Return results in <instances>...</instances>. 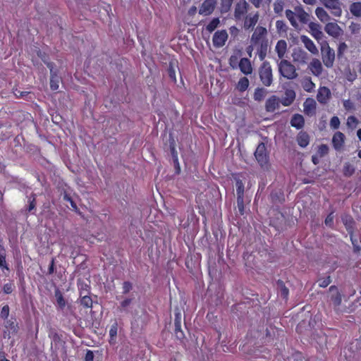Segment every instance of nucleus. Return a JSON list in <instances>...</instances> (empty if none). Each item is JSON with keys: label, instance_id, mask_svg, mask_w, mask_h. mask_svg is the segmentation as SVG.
<instances>
[{"label": "nucleus", "instance_id": "nucleus-1", "mask_svg": "<svg viewBox=\"0 0 361 361\" xmlns=\"http://www.w3.org/2000/svg\"><path fill=\"white\" fill-rule=\"evenodd\" d=\"M259 77L262 85L265 87H270L273 83L272 68L269 62L263 61L259 68Z\"/></svg>", "mask_w": 361, "mask_h": 361}, {"label": "nucleus", "instance_id": "nucleus-2", "mask_svg": "<svg viewBox=\"0 0 361 361\" xmlns=\"http://www.w3.org/2000/svg\"><path fill=\"white\" fill-rule=\"evenodd\" d=\"M279 71L283 78L288 80L295 79L298 75L295 66L286 59H282L279 63Z\"/></svg>", "mask_w": 361, "mask_h": 361}, {"label": "nucleus", "instance_id": "nucleus-3", "mask_svg": "<svg viewBox=\"0 0 361 361\" xmlns=\"http://www.w3.org/2000/svg\"><path fill=\"white\" fill-rule=\"evenodd\" d=\"M322 59L324 66L327 68H331L335 60V52L331 49L326 41L321 44Z\"/></svg>", "mask_w": 361, "mask_h": 361}, {"label": "nucleus", "instance_id": "nucleus-4", "mask_svg": "<svg viewBox=\"0 0 361 361\" xmlns=\"http://www.w3.org/2000/svg\"><path fill=\"white\" fill-rule=\"evenodd\" d=\"M250 8L246 0H238L234 6L233 17L236 21L243 20Z\"/></svg>", "mask_w": 361, "mask_h": 361}, {"label": "nucleus", "instance_id": "nucleus-5", "mask_svg": "<svg viewBox=\"0 0 361 361\" xmlns=\"http://www.w3.org/2000/svg\"><path fill=\"white\" fill-rule=\"evenodd\" d=\"M255 157L259 164L262 166H267L269 164V155L267 147L264 142H260L255 152Z\"/></svg>", "mask_w": 361, "mask_h": 361}, {"label": "nucleus", "instance_id": "nucleus-6", "mask_svg": "<svg viewBox=\"0 0 361 361\" xmlns=\"http://www.w3.org/2000/svg\"><path fill=\"white\" fill-rule=\"evenodd\" d=\"M326 8L331 10V13L336 17L342 14L341 3L340 0H319Z\"/></svg>", "mask_w": 361, "mask_h": 361}, {"label": "nucleus", "instance_id": "nucleus-7", "mask_svg": "<svg viewBox=\"0 0 361 361\" xmlns=\"http://www.w3.org/2000/svg\"><path fill=\"white\" fill-rule=\"evenodd\" d=\"M228 35L226 30H217L214 32L212 37L213 45L216 48H220L225 45Z\"/></svg>", "mask_w": 361, "mask_h": 361}, {"label": "nucleus", "instance_id": "nucleus-8", "mask_svg": "<svg viewBox=\"0 0 361 361\" xmlns=\"http://www.w3.org/2000/svg\"><path fill=\"white\" fill-rule=\"evenodd\" d=\"M267 30L265 27L257 26L251 37V44L256 46L257 43L267 40Z\"/></svg>", "mask_w": 361, "mask_h": 361}, {"label": "nucleus", "instance_id": "nucleus-9", "mask_svg": "<svg viewBox=\"0 0 361 361\" xmlns=\"http://www.w3.org/2000/svg\"><path fill=\"white\" fill-rule=\"evenodd\" d=\"M259 13L256 11L255 13H250L243 18V27L245 30H253L259 20Z\"/></svg>", "mask_w": 361, "mask_h": 361}, {"label": "nucleus", "instance_id": "nucleus-10", "mask_svg": "<svg viewBox=\"0 0 361 361\" xmlns=\"http://www.w3.org/2000/svg\"><path fill=\"white\" fill-rule=\"evenodd\" d=\"M293 61L299 64H305L309 61L308 54L301 48L295 49L292 54Z\"/></svg>", "mask_w": 361, "mask_h": 361}, {"label": "nucleus", "instance_id": "nucleus-11", "mask_svg": "<svg viewBox=\"0 0 361 361\" xmlns=\"http://www.w3.org/2000/svg\"><path fill=\"white\" fill-rule=\"evenodd\" d=\"M216 4V0H204L200 7L199 13L205 16L212 14L214 11Z\"/></svg>", "mask_w": 361, "mask_h": 361}, {"label": "nucleus", "instance_id": "nucleus-12", "mask_svg": "<svg viewBox=\"0 0 361 361\" xmlns=\"http://www.w3.org/2000/svg\"><path fill=\"white\" fill-rule=\"evenodd\" d=\"M325 32L330 36L338 38L342 35L343 30L336 23H327L324 27Z\"/></svg>", "mask_w": 361, "mask_h": 361}, {"label": "nucleus", "instance_id": "nucleus-13", "mask_svg": "<svg viewBox=\"0 0 361 361\" xmlns=\"http://www.w3.org/2000/svg\"><path fill=\"white\" fill-rule=\"evenodd\" d=\"M331 95L329 88L325 86L320 87L317 92V99L320 104H325L331 98Z\"/></svg>", "mask_w": 361, "mask_h": 361}, {"label": "nucleus", "instance_id": "nucleus-14", "mask_svg": "<svg viewBox=\"0 0 361 361\" xmlns=\"http://www.w3.org/2000/svg\"><path fill=\"white\" fill-rule=\"evenodd\" d=\"M296 94L295 92L292 89H287L283 96L282 97L280 102L284 106H289L291 105L295 99Z\"/></svg>", "mask_w": 361, "mask_h": 361}, {"label": "nucleus", "instance_id": "nucleus-15", "mask_svg": "<svg viewBox=\"0 0 361 361\" xmlns=\"http://www.w3.org/2000/svg\"><path fill=\"white\" fill-rule=\"evenodd\" d=\"M311 35L317 41L321 40L324 34L321 30V25L319 23L311 22L309 23Z\"/></svg>", "mask_w": 361, "mask_h": 361}, {"label": "nucleus", "instance_id": "nucleus-16", "mask_svg": "<svg viewBox=\"0 0 361 361\" xmlns=\"http://www.w3.org/2000/svg\"><path fill=\"white\" fill-rule=\"evenodd\" d=\"M301 42L303 43L305 47L312 54H317L318 49L314 44V42L306 35L300 37Z\"/></svg>", "mask_w": 361, "mask_h": 361}, {"label": "nucleus", "instance_id": "nucleus-17", "mask_svg": "<svg viewBox=\"0 0 361 361\" xmlns=\"http://www.w3.org/2000/svg\"><path fill=\"white\" fill-rule=\"evenodd\" d=\"M240 71L245 75H250L252 73V66L250 61L247 58H242L238 64Z\"/></svg>", "mask_w": 361, "mask_h": 361}, {"label": "nucleus", "instance_id": "nucleus-18", "mask_svg": "<svg viewBox=\"0 0 361 361\" xmlns=\"http://www.w3.org/2000/svg\"><path fill=\"white\" fill-rule=\"evenodd\" d=\"M345 135L343 133L338 131L334 133L332 137V144L336 150H340L344 144Z\"/></svg>", "mask_w": 361, "mask_h": 361}, {"label": "nucleus", "instance_id": "nucleus-19", "mask_svg": "<svg viewBox=\"0 0 361 361\" xmlns=\"http://www.w3.org/2000/svg\"><path fill=\"white\" fill-rule=\"evenodd\" d=\"M279 99L276 95L271 96L265 104L266 111L268 112H274L279 107Z\"/></svg>", "mask_w": 361, "mask_h": 361}, {"label": "nucleus", "instance_id": "nucleus-20", "mask_svg": "<svg viewBox=\"0 0 361 361\" xmlns=\"http://www.w3.org/2000/svg\"><path fill=\"white\" fill-rule=\"evenodd\" d=\"M296 17L302 24H306L310 20V15L304 10L302 6H296L295 7Z\"/></svg>", "mask_w": 361, "mask_h": 361}, {"label": "nucleus", "instance_id": "nucleus-21", "mask_svg": "<svg viewBox=\"0 0 361 361\" xmlns=\"http://www.w3.org/2000/svg\"><path fill=\"white\" fill-rule=\"evenodd\" d=\"M311 73L315 76H319L323 71L322 63L317 59H314L309 65Z\"/></svg>", "mask_w": 361, "mask_h": 361}, {"label": "nucleus", "instance_id": "nucleus-22", "mask_svg": "<svg viewBox=\"0 0 361 361\" xmlns=\"http://www.w3.org/2000/svg\"><path fill=\"white\" fill-rule=\"evenodd\" d=\"M310 135L305 131H300L296 137V141L300 147L305 148L310 143Z\"/></svg>", "mask_w": 361, "mask_h": 361}, {"label": "nucleus", "instance_id": "nucleus-23", "mask_svg": "<svg viewBox=\"0 0 361 361\" xmlns=\"http://www.w3.org/2000/svg\"><path fill=\"white\" fill-rule=\"evenodd\" d=\"M329 290L331 293L334 291L335 292L334 294L331 295V300L335 307H338L342 302V295L341 293L338 290V288L336 286H331Z\"/></svg>", "mask_w": 361, "mask_h": 361}, {"label": "nucleus", "instance_id": "nucleus-24", "mask_svg": "<svg viewBox=\"0 0 361 361\" xmlns=\"http://www.w3.org/2000/svg\"><path fill=\"white\" fill-rule=\"evenodd\" d=\"M290 125L296 129H301L305 126V119L302 115L295 114L290 119Z\"/></svg>", "mask_w": 361, "mask_h": 361}, {"label": "nucleus", "instance_id": "nucleus-25", "mask_svg": "<svg viewBox=\"0 0 361 361\" xmlns=\"http://www.w3.org/2000/svg\"><path fill=\"white\" fill-rule=\"evenodd\" d=\"M257 54L260 61H264L267 56L268 49V40L257 43Z\"/></svg>", "mask_w": 361, "mask_h": 361}, {"label": "nucleus", "instance_id": "nucleus-26", "mask_svg": "<svg viewBox=\"0 0 361 361\" xmlns=\"http://www.w3.org/2000/svg\"><path fill=\"white\" fill-rule=\"evenodd\" d=\"M304 111L306 114H313L315 113L316 110V102L312 98H307L304 104Z\"/></svg>", "mask_w": 361, "mask_h": 361}, {"label": "nucleus", "instance_id": "nucleus-27", "mask_svg": "<svg viewBox=\"0 0 361 361\" xmlns=\"http://www.w3.org/2000/svg\"><path fill=\"white\" fill-rule=\"evenodd\" d=\"M275 50L279 59H283L287 50V43L284 39H280L277 42Z\"/></svg>", "mask_w": 361, "mask_h": 361}, {"label": "nucleus", "instance_id": "nucleus-28", "mask_svg": "<svg viewBox=\"0 0 361 361\" xmlns=\"http://www.w3.org/2000/svg\"><path fill=\"white\" fill-rule=\"evenodd\" d=\"M118 322L115 321L111 326L109 329V343L110 345H115L116 343L117 334H118Z\"/></svg>", "mask_w": 361, "mask_h": 361}, {"label": "nucleus", "instance_id": "nucleus-29", "mask_svg": "<svg viewBox=\"0 0 361 361\" xmlns=\"http://www.w3.org/2000/svg\"><path fill=\"white\" fill-rule=\"evenodd\" d=\"M301 85L303 90L307 92H312L314 90L315 84L310 77H305L301 81Z\"/></svg>", "mask_w": 361, "mask_h": 361}, {"label": "nucleus", "instance_id": "nucleus-30", "mask_svg": "<svg viewBox=\"0 0 361 361\" xmlns=\"http://www.w3.org/2000/svg\"><path fill=\"white\" fill-rule=\"evenodd\" d=\"M12 91L16 99H24L27 101L31 100L32 99L31 97L32 93L30 92L20 91L17 89L16 87H14L12 89Z\"/></svg>", "mask_w": 361, "mask_h": 361}, {"label": "nucleus", "instance_id": "nucleus-31", "mask_svg": "<svg viewBox=\"0 0 361 361\" xmlns=\"http://www.w3.org/2000/svg\"><path fill=\"white\" fill-rule=\"evenodd\" d=\"M61 78L59 75V72L50 75V88L52 91H56L59 88V82Z\"/></svg>", "mask_w": 361, "mask_h": 361}, {"label": "nucleus", "instance_id": "nucleus-32", "mask_svg": "<svg viewBox=\"0 0 361 361\" xmlns=\"http://www.w3.org/2000/svg\"><path fill=\"white\" fill-rule=\"evenodd\" d=\"M315 14L320 21L325 23L330 20L328 13L322 7H317L315 9Z\"/></svg>", "mask_w": 361, "mask_h": 361}, {"label": "nucleus", "instance_id": "nucleus-33", "mask_svg": "<svg viewBox=\"0 0 361 361\" xmlns=\"http://www.w3.org/2000/svg\"><path fill=\"white\" fill-rule=\"evenodd\" d=\"M6 252L5 248L0 245V268L4 270L9 271L8 264L6 262Z\"/></svg>", "mask_w": 361, "mask_h": 361}, {"label": "nucleus", "instance_id": "nucleus-34", "mask_svg": "<svg viewBox=\"0 0 361 361\" xmlns=\"http://www.w3.org/2000/svg\"><path fill=\"white\" fill-rule=\"evenodd\" d=\"M267 94V90L264 87H257L255 90L253 98L255 101H262Z\"/></svg>", "mask_w": 361, "mask_h": 361}, {"label": "nucleus", "instance_id": "nucleus-35", "mask_svg": "<svg viewBox=\"0 0 361 361\" xmlns=\"http://www.w3.org/2000/svg\"><path fill=\"white\" fill-rule=\"evenodd\" d=\"M350 11L355 17H361V2H353L350 5Z\"/></svg>", "mask_w": 361, "mask_h": 361}, {"label": "nucleus", "instance_id": "nucleus-36", "mask_svg": "<svg viewBox=\"0 0 361 361\" xmlns=\"http://www.w3.org/2000/svg\"><path fill=\"white\" fill-rule=\"evenodd\" d=\"M277 285H278V287L280 290V294H281V296L286 300H288V295H289V290L288 288L286 286L284 282L282 281V280H278L277 281Z\"/></svg>", "mask_w": 361, "mask_h": 361}, {"label": "nucleus", "instance_id": "nucleus-37", "mask_svg": "<svg viewBox=\"0 0 361 361\" xmlns=\"http://www.w3.org/2000/svg\"><path fill=\"white\" fill-rule=\"evenodd\" d=\"M234 0H220V12L221 13H228L232 6Z\"/></svg>", "mask_w": 361, "mask_h": 361}, {"label": "nucleus", "instance_id": "nucleus-38", "mask_svg": "<svg viewBox=\"0 0 361 361\" xmlns=\"http://www.w3.org/2000/svg\"><path fill=\"white\" fill-rule=\"evenodd\" d=\"M285 13H286V16L287 19L289 20L291 25L294 27H297L298 25V23L295 19V16H296L295 11L294 10V11H293L290 9H287V10H286Z\"/></svg>", "mask_w": 361, "mask_h": 361}, {"label": "nucleus", "instance_id": "nucleus-39", "mask_svg": "<svg viewBox=\"0 0 361 361\" xmlns=\"http://www.w3.org/2000/svg\"><path fill=\"white\" fill-rule=\"evenodd\" d=\"M80 297V303L82 307H84L85 308H92V300L91 297L89 295V294L81 295Z\"/></svg>", "mask_w": 361, "mask_h": 361}, {"label": "nucleus", "instance_id": "nucleus-40", "mask_svg": "<svg viewBox=\"0 0 361 361\" xmlns=\"http://www.w3.org/2000/svg\"><path fill=\"white\" fill-rule=\"evenodd\" d=\"M249 80L246 77L241 78L237 84V89L240 92H245L249 87Z\"/></svg>", "mask_w": 361, "mask_h": 361}, {"label": "nucleus", "instance_id": "nucleus-41", "mask_svg": "<svg viewBox=\"0 0 361 361\" xmlns=\"http://www.w3.org/2000/svg\"><path fill=\"white\" fill-rule=\"evenodd\" d=\"M55 296L59 307L63 310L66 305V301L64 299L63 294L59 290H56L55 291Z\"/></svg>", "mask_w": 361, "mask_h": 361}, {"label": "nucleus", "instance_id": "nucleus-42", "mask_svg": "<svg viewBox=\"0 0 361 361\" xmlns=\"http://www.w3.org/2000/svg\"><path fill=\"white\" fill-rule=\"evenodd\" d=\"M343 223L348 233L353 232L354 221L351 216H346L342 218Z\"/></svg>", "mask_w": 361, "mask_h": 361}, {"label": "nucleus", "instance_id": "nucleus-43", "mask_svg": "<svg viewBox=\"0 0 361 361\" xmlns=\"http://www.w3.org/2000/svg\"><path fill=\"white\" fill-rule=\"evenodd\" d=\"M355 173V168L354 166L350 164L349 162H346L343 169V176L345 177H350L353 175Z\"/></svg>", "mask_w": 361, "mask_h": 361}, {"label": "nucleus", "instance_id": "nucleus-44", "mask_svg": "<svg viewBox=\"0 0 361 361\" xmlns=\"http://www.w3.org/2000/svg\"><path fill=\"white\" fill-rule=\"evenodd\" d=\"M236 193L237 198H238L239 202H241L244 196V185L240 180L236 181Z\"/></svg>", "mask_w": 361, "mask_h": 361}, {"label": "nucleus", "instance_id": "nucleus-45", "mask_svg": "<svg viewBox=\"0 0 361 361\" xmlns=\"http://www.w3.org/2000/svg\"><path fill=\"white\" fill-rule=\"evenodd\" d=\"M220 24V20L219 18H213L206 26V30L209 32H212Z\"/></svg>", "mask_w": 361, "mask_h": 361}, {"label": "nucleus", "instance_id": "nucleus-46", "mask_svg": "<svg viewBox=\"0 0 361 361\" xmlns=\"http://www.w3.org/2000/svg\"><path fill=\"white\" fill-rule=\"evenodd\" d=\"M16 289V286L13 281H9L8 283H6L2 288L3 292L5 294H11Z\"/></svg>", "mask_w": 361, "mask_h": 361}, {"label": "nucleus", "instance_id": "nucleus-47", "mask_svg": "<svg viewBox=\"0 0 361 361\" xmlns=\"http://www.w3.org/2000/svg\"><path fill=\"white\" fill-rule=\"evenodd\" d=\"M5 327L8 330V334H16L18 331V324H15V322L7 320ZM9 336V335H8Z\"/></svg>", "mask_w": 361, "mask_h": 361}, {"label": "nucleus", "instance_id": "nucleus-48", "mask_svg": "<svg viewBox=\"0 0 361 361\" xmlns=\"http://www.w3.org/2000/svg\"><path fill=\"white\" fill-rule=\"evenodd\" d=\"M284 3L282 0H276L274 3V11L276 14L281 15L283 11Z\"/></svg>", "mask_w": 361, "mask_h": 361}, {"label": "nucleus", "instance_id": "nucleus-49", "mask_svg": "<svg viewBox=\"0 0 361 361\" xmlns=\"http://www.w3.org/2000/svg\"><path fill=\"white\" fill-rule=\"evenodd\" d=\"M80 296L90 294V286L85 283L78 284Z\"/></svg>", "mask_w": 361, "mask_h": 361}, {"label": "nucleus", "instance_id": "nucleus-50", "mask_svg": "<svg viewBox=\"0 0 361 361\" xmlns=\"http://www.w3.org/2000/svg\"><path fill=\"white\" fill-rule=\"evenodd\" d=\"M329 153V147L325 144L319 146L317 154L319 157H323Z\"/></svg>", "mask_w": 361, "mask_h": 361}, {"label": "nucleus", "instance_id": "nucleus-51", "mask_svg": "<svg viewBox=\"0 0 361 361\" xmlns=\"http://www.w3.org/2000/svg\"><path fill=\"white\" fill-rule=\"evenodd\" d=\"M174 334L176 337L179 340H181L185 337L184 333L181 329V324H178V326H177V324H174Z\"/></svg>", "mask_w": 361, "mask_h": 361}, {"label": "nucleus", "instance_id": "nucleus-52", "mask_svg": "<svg viewBox=\"0 0 361 361\" xmlns=\"http://www.w3.org/2000/svg\"><path fill=\"white\" fill-rule=\"evenodd\" d=\"M63 199L64 201L69 202L71 204V206L72 207V208L74 210L78 209L76 203L73 201L72 197L67 192H64V194L63 195Z\"/></svg>", "mask_w": 361, "mask_h": 361}, {"label": "nucleus", "instance_id": "nucleus-53", "mask_svg": "<svg viewBox=\"0 0 361 361\" xmlns=\"http://www.w3.org/2000/svg\"><path fill=\"white\" fill-rule=\"evenodd\" d=\"M29 205L27 208L28 212H31L32 210L35 209L36 207V195L32 194L30 197H29Z\"/></svg>", "mask_w": 361, "mask_h": 361}, {"label": "nucleus", "instance_id": "nucleus-54", "mask_svg": "<svg viewBox=\"0 0 361 361\" xmlns=\"http://www.w3.org/2000/svg\"><path fill=\"white\" fill-rule=\"evenodd\" d=\"M10 308L8 305H5L2 307L0 317L3 319H7L9 316Z\"/></svg>", "mask_w": 361, "mask_h": 361}, {"label": "nucleus", "instance_id": "nucleus-55", "mask_svg": "<svg viewBox=\"0 0 361 361\" xmlns=\"http://www.w3.org/2000/svg\"><path fill=\"white\" fill-rule=\"evenodd\" d=\"M42 61L46 64L47 68L49 69L50 75L56 74V73H58V70L54 68L55 65L53 62L47 61L45 59H42Z\"/></svg>", "mask_w": 361, "mask_h": 361}, {"label": "nucleus", "instance_id": "nucleus-56", "mask_svg": "<svg viewBox=\"0 0 361 361\" xmlns=\"http://www.w3.org/2000/svg\"><path fill=\"white\" fill-rule=\"evenodd\" d=\"M330 126L332 129L336 130L340 126V120L338 116H333L330 120Z\"/></svg>", "mask_w": 361, "mask_h": 361}, {"label": "nucleus", "instance_id": "nucleus-57", "mask_svg": "<svg viewBox=\"0 0 361 361\" xmlns=\"http://www.w3.org/2000/svg\"><path fill=\"white\" fill-rule=\"evenodd\" d=\"M319 286L322 288H326L327 287L331 282V279L330 276H328L326 277L322 278L319 279Z\"/></svg>", "mask_w": 361, "mask_h": 361}, {"label": "nucleus", "instance_id": "nucleus-58", "mask_svg": "<svg viewBox=\"0 0 361 361\" xmlns=\"http://www.w3.org/2000/svg\"><path fill=\"white\" fill-rule=\"evenodd\" d=\"M343 105L344 109L348 111L355 109V104L350 99L344 100L343 102Z\"/></svg>", "mask_w": 361, "mask_h": 361}, {"label": "nucleus", "instance_id": "nucleus-59", "mask_svg": "<svg viewBox=\"0 0 361 361\" xmlns=\"http://www.w3.org/2000/svg\"><path fill=\"white\" fill-rule=\"evenodd\" d=\"M168 75L173 82H176V71L171 64L168 68Z\"/></svg>", "mask_w": 361, "mask_h": 361}, {"label": "nucleus", "instance_id": "nucleus-60", "mask_svg": "<svg viewBox=\"0 0 361 361\" xmlns=\"http://www.w3.org/2000/svg\"><path fill=\"white\" fill-rule=\"evenodd\" d=\"M122 288H123V293L127 294L132 290L133 284L130 281H124L123 283Z\"/></svg>", "mask_w": 361, "mask_h": 361}, {"label": "nucleus", "instance_id": "nucleus-61", "mask_svg": "<svg viewBox=\"0 0 361 361\" xmlns=\"http://www.w3.org/2000/svg\"><path fill=\"white\" fill-rule=\"evenodd\" d=\"M334 212H331L327 215V216L325 219L324 223L326 226L332 228L334 226Z\"/></svg>", "mask_w": 361, "mask_h": 361}, {"label": "nucleus", "instance_id": "nucleus-62", "mask_svg": "<svg viewBox=\"0 0 361 361\" xmlns=\"http://www.w3.org/2000/svg\"><path fill=\"white\" fill-rule=\"evenodd\" d=\"M171 152H172V154H173V161H174V163H175L176 167V173H179V172H180V166H179V163H178L177 153H176V149H175L174 147H172Z\"/></svg>", "mask_w": 361, "mask_h": 361}, {"label": "nucleus", "instance_id": "nucleus-63", "mask_svg": "<svg viewBox=\"0 0 361 361\" xmlns=\"http://www.w3.org/2000/svg\"><path fill=\"white\" fill-rule=\"evenodd\" d=\"M347 44L345 42H341L338 47V55L341 56L347 49Z\"/></svg>", "mask_w": 361, "mask_h": 361}, {"label": "nucleus", "instance_id": "nucleus-64", "mask_svg": "<svg viewBox=\"0 0 361 361\" xmlns=\"http://www.w3.org/2000/svg\"><path fill=\"white\" fill-rule=\"evenodd\" d=\"M349 27L353 33H357L360 30V25L353 22Z\"/></svg>", "mask_w": 361, "mask_h": 361}]
</instances>
